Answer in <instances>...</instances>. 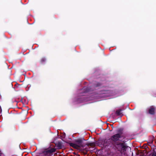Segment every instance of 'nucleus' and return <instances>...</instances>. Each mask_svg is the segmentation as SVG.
<instances>
[{
    "label": "nucleus",
    "mask_w": 156,
    "mask_h": 156,
    "mask_svg": "<svg viewBox=\"0 0 156 156\" xmlns=\"http://www.w3.org/2000/svg\"><path fill=\"white\" fill-rule=\"evenodd\" d=\"M55 148H44L40 152L37 153V156H50L51 154L55 151Z\"/></svg>",
    "instance_id": "1"
},
{
    "label": "nucleus",
    "mask_w": 156,
    "mask_h": 156,
    "mask_svg": "<svg viewBox=\"0 0 156 156\" xmlns=\"http://www.w3.org/2000/svg\"><path fill=\"white\" fill-rule=\"evenodd\" d=\"M101 85V83L99 82H98L96 84H94L93 86L87 87H84L83 88V93H86L90 91H93L94 90L93 88L100 87Z\"/></svg>",
    "instance_id": "2"
},
{
    "label": "nucleus",
    "mask_w": 156,
    "mask_h": 156,
    "mask_svg": "<svg viewBox=\"0 0 156 156\" xmlns=\"http://www.w3.org/2000/svg\"><path fill=\"white\" fill-rule=\"evenodd\" d=\"M121 137L119 134H116L112 136L110 139L108 140V142H111V143L112 144L113 142H116L118 141Z\"/></svg>",
    "instance_id": "3"
},
{
    "label": "nucleus",
    "mask_w": 156,
    "mask_h": 156,
    "mask_svg": "<svg viewBox=\"0 0 156 156\" xmlns=\"http://www.w3.org/2000/svg\"><path fill=\"white\" fill-rule=\"evenodd\" d=\"M156 108L153 106H150L148 109V113L152 115H154L155 113Z\"/></svg>",
    "instance_id": "4"
},
{
    "label": "nucleus",
    "mask_w": 156,
    "mask_h": 156,
    "mask_svg": "<svg viewBox=\"0 0 156 156\" xmlns=\"http://www.w3.org/2000/svg\"><path fill=\"white\" fill-rule=\"evenodd\" d=\"M75 142L76 143L77 145H79L80 147H84L85 146L82 144L83 140L81 139H78L75 140Z\"/></svg>",
    "instance_id": "5"
},
{
    "label": "nucleus",
    "mask_w": 156,
    "mask_h": 156,
    "mask_svg": "<svg viewBox=\"0 0 156 156\" xmlns=\"http://www.w3.org/2000/svg\"><path fill=\"white\" fill-rule=\"evenodd\" d=\"M123 143H120L116 145V148L119 151H122L123 146Z\"/></svg>",
    "instance_id": "6"
},
{
    "label": "nucleus",
    "mask_w": 156,
    "mask_h": 156,
    "mask_svg": "<svg viewBox=\"0 0 156 156\" xmlns=\"http://www.w3.org/2000/svg\"><path fill=\"white\" fill-rule=\"evenodd\" d=\"M70 146L74 148H78L80 147V146L79 145H77L76 144L70 143L69 144Z\"/></svg>",
    "instance_id": "7"
},
{
    "label": "nucleus",
    "mask_w": 156,
    "mask_h": 156,
    "mask_svg": "<svg viewBox=\"0 0 156 156\" xmlns=\"http://www.w3.org/2000/svg\"><path fill=\"white\" fill-rule=\"evenodd\" d=\"M122 110L119 109L118 110H117L116 111L115 113L117 114L118 116H122V113L121 112Z\"/></svg>",
    "instance_id": "8"
},
{
    "label": "nucleus",
    "mask_w": 156,
    "mask_h": 156,
    "mask_svg": "<svg viewBox=\"0 0 156 156\" xmlns=\"http://www.w3.org/2000/svg\"><path fill=\"white\" fill-rule=\"evenodd\" d=\"M57 147L58 149H61L62 148V144L60 142L58 143L57 145Z\"/></svg>",
    "instance_id": "9"
},
{
    "label": "nucleus",
    "mask_w": 156,
    "mask_h": 156,
    "mask_svg": "<svg viewBox=\"0 0 156 156\" xmlns=\"http://www.w3.org/2000/svg\"><path fill=\"white\" fill-rule=\"evenodd\" d=\"M87 146H90L91 147H94L95 146V144L94 142H92L87 143Z\"/></svg>",
    "instance_id": "10"
},
{
    "label": "nucleus",
    "mask_w": 156,
    "mask_h": 156,
    "mask_svg": "<svg viewBox=\"0 0 156 156\" xmlns=\"http://www.w3.org/2000/svg\"><path fill=\"white\" fill-rule=\"evenodd\" d=\"M127 146H126L125 144H123V148H122V152H124L126 150V149L127 148Z\"/></svg>",
    "instance_id": "11"
},
{
    "label": "nucleus",
    "mask_w": 156,
    "mask_h": 156,
    "mask_svg": "<svg viewBox=\"0 0 156 156\" xmlns=\"http://www.w3.org/2000/svg\"><path fill=\"white\" fill-rule=\"evenodd\" d=\"M118 133L117 134H119L120 136H121V135L122 133V130L121 129H119L118 130Z\"/></svg>",
    "instance_id": "12"
},
{
    "label": "nucleus",
    "mask_w": 156,
    "mask_h": 156,
    "mask_svg": "<svg viewBox=\"0 0 156 156\" xmlns=\"http://www.w3.org/2000/svg\"><path fill=\"white\" fill-rule=\"evenodd\" d=\"M46 59L45 58H42L41 59L40 62L41 63H43L44 62H45L46 61Z\"/></svg>",
    "instance_id": "13"
},
{
    "label": "nucleus",
    "mask_w": 156,
    "mask_h": 156,
    "mask_svg": "<svg viewBox=\"0 0 156 156\" xmlns=\"http://www.w3.org/2000/svg\"><path fill=\"white\" fill-rule=\"evenodd\" d=\"M108 140L107 141H106V143L107 144L106 145H108V144H109V145H112L113 144V143L112 144L111 143V142H110H110H108Z\"/></svg>",
    "instance_id": "14"
},
{
    "label": "nucleus",
    "mask_w": 156,
    "mask_h": 156,
    "mask_svg": "<svg viewBox=\"0 0 156 156\" xmlns=\"http://www.w3.org/2000/svg\"><path fill=\"white\" fill-rule=\"evenodd\" d=\"M152 156H156V152L154 151L152 154Z\"/></svg>",
    "instance_id": "15"
},
{
    "label": "nucleus",
    "mask_w": 156,
    "mask_h": 156,
    "mask_svg": "<svg viewBox=\"0 0 156 156\" xmlns=\"http://www.w3.org/2000/svg\"><path fill=\"white\" fill-rule=\"evenodd\" d=\"M0 156H5L4 154L2 153L1 151L0 150Z\"/></svg>",
    "instance_id": "16"
},
{
    "label": "nucleus",
    "mask_w": 156,
    "mask_h": 156,
    "mask_svg": "<svg viewBox=\"0 0 156 156\" xmlns=\"http://www.w3.org/2000/svg\"><path fill=\"white\" fill-rule=\"evenodd\" d=\"M2 112V109L1 108V106H0V113H1Z\"/></svg>",
    "instance_id": "17"
},
{
    "label": "nucleus",
    "mask_w": 156,
    "mask_h": 156,
    "mask_svg": "<svg viewBox=\"0 0 156 156\" xmlns=\"http://www.w3.org/2000/svg\"><path fill=\"white\" fill-rule=\"evenodd\" d=\"M111 127H112V128H113V125H111Z\"/></svg>",
    "instance_id": "18"
},
{
    "label": "nucleus",
    "mask_w": 156,
    "mask_h": 156,
    "mask_svg": "<svg viewBox=\"0 0 156 156\" xmlns=\"http://www.w3.org/2000/svg\"><path fill=\"white\" fill-rule=\"evenodd\" d=\"M36 150H37V149H36V150L34 151V152H35V151H36Z\"/></svg>",
    "instance_id": "19"
},
{
    "label": "nucleus",
    "mask_w": 156,
    "mask_h": 156,
    "mask_svg": "<svg viewBox=\"0 0 156 156\" xmlns=\"http://www.w3.org/2000/svg\"><path fill=\"white\" fill-rule=\"evenodd\" d=\"M82 96H84V94H82Z\"/></svg>",
    "instance_id": "20"
}]
</instances>
